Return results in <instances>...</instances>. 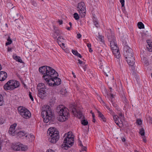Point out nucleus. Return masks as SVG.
<instances>
[{
    "label": "nucleus",
    "mask_w": 152,
    "mask_h": 152,
    "mask_svg": "<svg viewBox=\"0 0 152 152\" xmlns=\"http://www.w3.org/2000/svg\"><path fill=\"white\" fill-rule=\"evenodd\" d=\"M39 72L43 75L42 78L45 80L47 85L49 86H55L61 84V79L57 77V72L52 68L46 66L40 67Z\"/></svg>",
    "instance_id": "nucleus-1"
},
{
    "label": "nucleus",
    "mask_w": 152,
    "mask_h": 152,
    "mask_svg": "<svg viewBox=\"0 0 152 152\" xmlns=\"http://www.w3.org/2000/svg\"><path fill=\"white\" fill-rule=\"evenodd\" d=\"M41 115L44 122L48 123L52 120L54 117V113L52 112L50 107L49 105H43L42 107Z\"/></svg>",
    "instance_id": "nucleus-2"
},
{
    "label": "nucleus",
    "mask_w": 152,
    "mask_h": 152,
    "mask_svg": "<svg viewBox=\"0 0 152 152\" xmlns=\"http://www.w3.org/2000/svg\"><path fill=\"white\" fill-rule=\"evenodd\" d=\"M124 52L128 64L131 66H133L135 63V59L133 50L128 46L126 45L124 48Z\"/></svg>",
    "instance_id": "nucleus-3"
},
{
    "label": "nucleus",
    "mask_w": 152,
    "mask_h": 152,
    "mask_svg": "<svg viewBox=\"0 0 152 152\" xmlns=\"http://www.w3.org/2000/svg\"><path fill=\"white\" fill-rule=\"evenodd\" d=\"M106 35L109 41L110 42V47L112 50H113L118 48L116 43L115 34L111 29L108 30Z\"/></svg>",
    "instance_id": "nucleus-4"
},
{
    "label": "nucleus",
    "mask_w": 152,
    "mask_h": 152,
    "mask_svg": "<svg viewBox=\"0 0 152 152\" xmlns=\"http://www.w3.org/2000/svg\"><path fill=\"white\" fill-rule=\"evenodd\" d=\"M48 133L50 137L49 141L51 143H55L58 140L59 138V132L53 128H50L48 130Z\"/></svg>",
    "instance_id": "nucleus-5"
},
{
    "label": "nucleus",
    "mask_w": 152,
    "mask_h": 152,
    "mask_svg": "<svg viewBox=\"0 0 152 152\" xmlns=\"http://www.w3.org/2000/svg\"><path fill=\"white\" fill-rule=\"evenodd\" d=\"M72 132H68L67 136L64 139L63 144L65 149H67L69 147H70L73 144L74 139L72 137Z\"/></svg>",
    "instance_id": "nucleus-6"
},
{
    "label": "nucleus",
    "mask_w": 152,
    "mask_h": 152,
    "mask_svg": "<svg viewBox=\"0 0 152 152\" xmlns=\"http://www.w3.org/2000/svg\"><path fill=\"white\" fill-rule=\"evenodd\" d=\"M58 120L61 122H64L68 119L69 115V109L64 107L60 109L59 113Z\"/></svg>",
    "instance_id": "nucleus-7"
},
{
    "label": "nucleus",
    "mask_w": 152,
    "mask_h": 152,
    "mask_svg": "<svg viewBox=\"0 0 152 152\" xmlns=\"http://www.w3.org/2000/svg\"><path fill=\"white\" fill-rule=\"evenodd\" d=\"M20 85V83L18 81L14 80H9L4 85V88L6 90H12L18 88Z\"/></svg>",
    "instance_id": "nucleus-8"
},
{
    "label": "nucleus",
    "mask_w": 152,
    "mask_h": 152,
    "mask_svg": "<svg viewBox=\"0 0 152 152\" xmlns=\"http://www.w3.org/2000/svg\"><path fill=\"white\" fill-rule=\"evenodd\" d=\"M71 106L70 107V110L72 113L74 115H76L79 118H83V117H84V116H83L82 112L76 109L75 105H71Z\"/></svg>",
    "instance_id": "nucleus-9"
},
{
    "label": "nucleus",
    "mask_w": 152,
    "mask_h": 152,
    "mask_svg": "<svg viewBox=\"0 0 152 152\" xmlns=\"http://www.w3.org/2000/svg\"><path fill=\"white\" fill-rule=\"evenodd\" d=\"M77 10L79 11L80 13H86V7L84 3L83 2H81L78 4L77 6Z\"/></svg>",
    "instance_id": "nucleus-10"
},
{
    "label": "nucleus",
    "mask_w": 152,
    "mask_h": 152,
    "mask_svg": "<svg viewBox=\"0 0 152 152\" xmlns=\"http://www.w3.org/2000/svg\"><path fill=\"white\" fill-rule=\"evenodd\" d=\"M45 89H44L38 90V96L42 99H44L47 95L46 90Z\"/></svg>",
    "instance_id": "nucleus-11"
},
{
    "label": "nucleus",
    "mask_w": 152,
    "mask_h": 152,
    "mask_svg": "<svg viewBox=\"0 0 152 152\" xmlns=\"http://www.w3.org/2000/svg\"><path fill=\"white\" fill-rule=\"evenodd\" d=\"M57 41L58 44L61 47H64V43L65 39L62 37H59L57 39Z\"/></svg>",
    "instance_id": "nucleus-12"
},
{
    "label": "nucleus",
    "mask_w": 152,
    "mask_h": 152,
    "mask_svg": "<svg viewBox=\"0 0 152 152\" xmlns=\"http://www.w3.org/2000/svg\"><path fill=\"white\" fill-rule=\"evenodd\" d=\"M53 31L54 33L53 34V37L54 39H56L57 37V36L60 35L62 34V32L61 31H60L56 27H54V30Z\"/></svg>",
    "instance_id": "nucleus-13"
},
{
    "label": "nucleus",
    "mask_w": 152,
    "mask_h": 152,
    "mask_svg": "<svg viewBox=\"0 0 152 152\" xmlns=\"http://www.w3.org/2000/svg\"><path fill=\"white\" fill-rule=\"evenodd\" d=\"M7 73L5 72L1 71L0 72V80L3 81L7 77Z\"/></svg>",
    "instance_id": "nucleus-14"
},
{
    "label": "nucleus",
    "mask_w": 152,
    "mask_h": 152,
    "mask_svg": "<svg viewBox=\"0 0 152 152\" xmlns=\"http://www.w3.org/2000/svg\"><path fill=\"white\" fill-rule=\"evenodd\" d=\"M22 116L24 118H28L31 116V114L29 111L28 110H26V111L22 114Z\"/></svg>",
    "instance_id": "nucleus-15"
},
{
    "label": "nucleus",
    "mask_w": 152,
    "mask_h": 152,
    "mask_svg": "<svg viewBox=\"0 0 152 152\" xmlns=\"http://www.w3.org/2000/svg\"><path fill=\"white\" fill-rule=\"evenodd\" d=\"M112 52L115 57L117 58H119L120 57V53L119 52V48L112 50Z\"/></svg>",
    "instance_id": "nucleus-16"
},
{
    "label": "nucleus",
    "mask_w": 152,
    "mask_h": 152,
    "mask_svg": "<svg viewBox=\"0 0 152 152\" xmlns=\"http://www.w3.org/2000/svg\"><path fill=\"white\" fill-rule=\"evenodd\" d=\"M148 45L147 48L148 50L150 52H152V42L150 40H147Z\"/></svg>",
    "instance_id": "nucleus-17"
},
{
    "label": "nucleus",
    "mask_w": 152,
    "mask_h": 152,
    "mask_svg": "<svg viewBox=\"0 0 152 152\" xmlns=\"http://www.w3.org/2000/svg\"><path fill=\"white\" fill-rule=\"evenodd\" d=\"M37 88L38 90L44 89H48L46 88V87L45 84L42 83H39L38 84Z\"/></svg>",
    "instance_id": "nucleus-18"
},
{
    "label": "nucleus",
    "mask_w": 152,
    "mask_h": 152,
    "mask_svg": "<svg viewBox=\"0 0 152 152\" xmlns=\"http://www.w3.org/2000/svg\"><path fill=\"white\" fill-rule=\"evenodd\" d=\"M20 144L18 143L13 144L12 146V148L15 151H18L20 150Z\"/></svg>",
    "instance_id": "nucleus-19"
},
{
    "label": "nucleus",
    "mask_w": 152,
    "mask_h": 152,
    "mask_svg": "<svg viewBox=\"0 0 152 152\" xmlns=\"http://www.w3.org/2000/svg\"><path fill=\"white\" fill-rule=\"evenodd\" d=\"M17 134L19 137H21L24 136H25L26 137H28L27 133L26 132L23 131H17Z\"/></svg>",
    "instance_id": "nucleus-20"
},
{
    "label": "nucleus",
    "mask_w": 152,
    "mask_h": 152,
    "mask_svg": "<svg viewBox=\"0 0 152 152\" xmlns=\"http://www.w3.org/2000/svg\"><path fill=\"white\" fill-rule=\"evenodd\" d=\"M18 109L19 113L21 115L22 114H23L26 111V110H27V109L21 106L19 107Z\"/></svg>",
    "instance_id": "nucleus-21"
},
{
    "label": "nucleus",
    "mask_w": 152,
    "mask_h": 152,
    "mask_svg": "<svg viewBox=\"0 0 152 152\" xmlns=\"http://www.w3.org/2000/svg\"><path fill=\"white\" fill-rule=\"evenodd\" d=\"M17 130H15V129H12L11 128H10L9 132V134L12 136H14L15 135V134H17Z\"/></svg>",
    "instance_id": "nucleus-22"
},
{
    "label": "nucleus",
    "mask_w": 152,
    "mask_h": 152,
    "mask_svg": "<svg viewBox=\"0 0 152 152\" xmlns=\"http://www.w3.org/2000/svg\"><path fill=\"white\" fill-rule=\"evenodd\" d=\"M97 111L98 114V116L101 118L104 122H106V119L101 112L99 111L98 110H97Z\"/></svg>",
    "instance_id": "nucleus-23"
},
{
    "label": "nucleus",
    "mask_w": 152,
    "mask_h": 152,
    "mask_svg": "<svg viewBox=\"0 0 152 152\" xmlns=\"http://www.w3.org/2000/svg\"><path fill=\"white\" fill-rule=\"evenodd\" d=\"M110 69L109 67H105L103 70V72L107 77L108 75L110 74Z\"/></svg>",
    "instance_id": "nucleus-24"
},
{
    "label": "nucleus",
    "mask_w": 152,
    "mask_h": 152,
    "mask_svg": "<svg viewBox=\"0 0 152 152\" xmlns=\"http://www.w3.org/2000/svg\"><path fill=\"white\" fill-rule=\"evenodd\" d=\"M13 57L14 59L16 61H18L20 63H22L23 62V61L20 58V57L18 56H15V55H13Z\"/></svg>",
    "instance_id": "nucleus-25"
},
{
    "label": "nucleus",
    "mask_w": 152,
    "mask_h": 152,
    "mask_svg": "<svg viewBox=\"0 0 152 152\" xmlns=\"http://www.w3.org/2000/svg\"><path fill=\"white\" fill-rule=\"evenodd\" d=\"M141 60L142 62H144L146 66L148 64V61L146 57L143 56L141 58Z\"/></svg>",
    "instance_id": "nucleus-26"
},
{
    "label": "nucleus",
    "mask_w": 152,
    "mask_h": 152,
    "mask_svg": "<svg viewBox=\"0 0 152 152\" xmlns=\"http://www.w3.org/2000/svg\"><path fill=\"white\" fill-rule=\"evenodd\" d=\"M104 91L105 92V94H106L107 97L110 98V99H112L113 98H114V96L113 95V94H109L108 92L107 91V90L105 88L104 89Z\"/></svg>",
    "instance_id": "nucleus-27"
},
{
    "label": "nucleus",
    "mask_w": 152,
    "mask_h": 152,
    "mask_svg": "<svg viewBox=\"0 0 152 152\" xmlns=\"http://www.w3.org/2000/svg\"><path fill=\"white\" fill-rule=\"evenodd\" d=\"M72 52L76 56L79 57L80 58L82 57L81 55L78 52L77 50H72Z\"/></svg>",
    "instance_id": "nucleus-28"
},
{
    "label": "nucleus",
    "mask_w": 152,
    "mask_h": 152,
    "mask_svg": "<svg viewBox=\"0 0 152 152\" xmlns=\"http://www.w3.org/2000/svg\"><path fill=\"white\" fill-rule=\"evenodd\" d=\"M113 119L115 123L117 125H119V121L118 119L117 118V117L118 118V117L117 115H113Z\"/></svg>",
    "instance_id": "nucleus-29"
},
{
    "label": "nucleus",
    "mask_w": 152,
    "mask_h": 152,
    "mask_svg": "<svg viewBox=\"0 0 152 152\" xmlns=\"http://www.w3.org/2000/svg\"><path fill=\"white\" fill-rule=\"evenodd\" d=\"M137 26L139 28L142 29L144 28V26L143 24L141 22H138L137 23Z\"/></svg>",
    "instance_id": "nucleus-30"
},
{
    "label": "nucleus",
    "mask_w": 152,
    "mask_h": 152,
    "mask_svg": "<svg viewBox=\"0 0 152 152\" xmlns=\"http://www.w3.org/2000/svg\"><path fill=\"white\" fill-rule=\"evenodd\" d=\"M139 134L141 135L142 136H143L145 135V131L143 128H142L140 129Z\"/></svg>",
    "instance_id": "nucleus-31"
},
{
    "label": "nucleus",
    "mask_w": 152,
    "mask_h": 152,
    "mask_svg": "<svg viewBox=\"0 0 152 152\" xmlns=\"http://www.w3.org/2000/svg\"><path fill=\"white\" fill-rule=\"evenodd\" d=\"M20 150L22 151H25L27 149V147L26 146L22 144H20Z\"/></svg>",
    "instance_id": "nucleus-32"
},
{
    "label": "nucleus",
    "mask_w": 152,
    "mask_h": 152,
    "mask_svg": "<svg viewBox=\"0 0 152 152\" xmlns=\"http://www.w3.org/2000/svg\"><path fill=\"white\" fill-rule=\"evenodd\" d=\"M7 41H8V42H7L5 44L6 46H7L10 44L12 42V41L10 37H9L7 39Z\"/></svg>",
    "instance_id": "nucleus-33"
},
{
    "label": "nucleus",
    "mask_w": 152,
    "mask_h": 152,
    "mask_svg": "<svg viewBox=\"0 0 152 152\" xmlns=\"http://www.w3.org/2000/svg\"><path fill=\"white\" fill-rule=\"evenodd\" d=\"M99 35L98 37V38L100 40L101 42L103 43H104V37L103 36H102V35L99 34Z\"/></svg>",
    "instance_id": "nucleus-34"
},
{
    "label": "nucleus",
    "mask_w": 152,
    "mask_h": 152,
    "mask_svg": "<svg viewBox=\"0 0 152 152\" xmlns=\"http://www.w3.org/2000/svg\"><path fill=\"white\" fill-rule=\"evenodd\" d=\"M81 123L83 125L86 126L88 124V122L86 120L84 119L81 121Z\"/></svg>",
    "instance_id": "nucleus-35"
},
{
    "label": "nucleus",
    "mask_w": 152,
    "mask_h": 152,
    "mask_svg": "<svg viewBox=\"0 0 152 152\" xmlns=\"http://www.w3.org/2000/svg\"><path fill=\"white\" fill-rule=\"evenodd\" d=\"M74 18L76 20H78L79 18V17L78 14L77 13H74L73 15Z\"/></svg>",
    "instance_id": "nucleus-36"
},
{
    "label": "nucleus",
    "mask_w": 152,
    "mask_h": 152,
    "mask_svg": "<svg viewBox=\"0 0 152 152\" xmlns=\"http://www.w3.org/2000/svg\"><path fill=\"white\" fill-rule=\"evenodd\" d=\"M60 92L61 94L62 95H65V94L67 93V91H66V89H62L60 91Z\"/></svg>",
    "instance_id": "nucleus-37"
},
{
    "label": "nucleus",
    "mask_w": 152,
    "mask_h": 152,
    "mask_svg": "<svg viewBox=\"0 0 152 152\" xmlns=\"http://www.w3.org/2000/svg\"><path fill=\"white\" fill-rule=\"evenodd\" d=\"M122 99L124 104H126L129 103V101L126 99V97H123Z\"/></svg>",
    "instance_id": "nucleus-38"
},
{
    "label": "nucleus",
    "mask_w": 152,
    "mask_h": 152,
    "mask_svg": "<svg viewBox=\"0 0 152 152\" xmlns=\"http://www.w3.org/2000/svg\"><path fill=\"white\" fill-rule=\"evenodd\" d=\"M118 114L121 119L123 120L124 119V114H123L122 113L120 112Z\"/></svg>",
    "instance_id": "nucleus-39"
},
{
    "label": "nucleus",
    "mask_w": 152,
    "mask_h": 152,
    "mask_svg": "<svg viewBox=\"0 0 152 152\" xmlns=\"http://www.w3.org/2000/svg\"><path fill=\"white\" fill-rule=\"evenodd\" d=\"M94 20V23L95 26L97 28H98L99 27V26L98 24V22L97 21L93 19Z\"/></svg>",
    "instance_id": "nucleus-40"
},
{
    "label": "nucleus",
    "mask_w": 152,
    "mask_h": 152,
    "mask_svg": "<svg viewBox=\"0 0 152 152\" xmlns=\"http://www.w3.org/2000/svg\"><path fill=\"white\" fill-rule=\"evenodd\" d=\"M105 107L108 110L110 111V113L111 114H113V110L111 109L110 107L107 106V105H105Z\"/></svg>",
    "instance_id": "nucleus-41"
},
{
    "label": "nucleus",
    "mask_w": 152,
    "mask_h": 152,
    "mask_svg": "<svg viewBox=\"0 0 152 152\" xmlns=\"http://www.w3.org/2000/svg\"><path fill=\"white\" fill-rule=\"evenodd\" d=\"M31 3L35 7H36L37 6V4L36 1L34 0H32L31 1Z\"/></svg>",
    "instance_id": "nucleus-42"
},
{
    "label": "nucleus",
    "mask_w": 152,
    "mask_h": 152,
    "mask_svg": "<svg viewBox=\"0 0 152 152\" xmlns=\"http://www.w3.org/2000/svg\"><path fill=\"white\" fill-rule=\"evenodd\" d=\"M136 123L140 125L142 124V121L141 119H138L137 120Z\"/></svg>",
    "instance_id": "nucleus-43"
},
{
    "label": "nucleus",
    "mask_w": 152,
    "mask_h": 152,
    "mask_svg": "<svg viewBox=\"0 0 152 152\" xmlns=\"http://www.w3.org/2000/svg\"><path fill=\"white\" fill-rule=\"evenodd\" d=\"M17 126V124L16 123H14L12 125L10 128H11L12 129H15V127Z\"/></svg>",
    "instance_id": "nucleus-44"
},
{
    "label": "nucleus",
    "mask_w": 152,
    "mask_h": 152,
    "mask_svg": "<svg viewBox=\"0 0 152 152\" xmlns=\"http://www.w3.org/2000/svg\"><path fill=\"white\" fill-rule=\"evenodd\" d=\"M49 102L50 103L49 104H54L55 103V101L53 99H51Z\"/></svg>",
    "instance_id": "nucleus-45"
},
{
    "label": "nucleus",
    "mask_w": 152,
    "mask_h": 152,
    "mask_svg": "<svg viewBox=\"0 0 152 152\" xmlns=\"http://www.w3.org/2000/svg\"><path fill=\"white\" fill-rule=\"evenodd\" d=\"M29 96L30 98L31 99V100L32 101H33V100H34L33 98L31 95V93L30 92H29Z\"/></svg>",
    "instance_id": "nucleus-46"
},
{
    "label": "nucleus",
    "mask_w": 152,
    "mask_h": 152,
    "mask_svg": "<svg viewBox=\"0 0 152 152\" xmlns=\"http://www.w3.org/2000/svg\"><path fill=\"white\" fill-rule=\"evenodd\" d=\"M120 2H121L122 7H124V0H120Z\"/></svg>",
    "instance_id": "nucleus-47"
},
{
    "label": "nucleus",
    "mask_w": 152,
    "mask_h": 152,
    "mask_svg": "<svg viewBox=\"0 0 152 152\" xmlns=\"http://www.w3.org/2000/svg\"><path fill=\"white\" fill-rule=\"evenodd\" d=\"M4 122V120L2 118H0V124H3Z\"/></svg>",
    "instance_id": "nucleus-48"
},
{
    "label": "nucleus",
    "mask_w": 152,
    "mask_h": 152,
    "mask_svg": "<svg viewBox=\"0 0 152 152\" xmlns=\"http://www.w3.org/2000/svg\"><path fill=\"white\" fill-rule=\"evenodd\" d=\"M142 138L143 139V140L145 142H146V139L145 136H142Z\"/></svg>",
    "instance_id": "nucleus-49"
},
{
    "label": "nucleus",
    "mask_w": 152,
    "mask_h": 152,
    "mask_svg": "<svg viewBox=\"0 0 152 152\" xmlns=\"http://www.w3.org/2000/svg\"><path fill=\"white\" fill-rule=\"evenodd\" d=\"M87 148L85 146H83L82 147V151H86V150Z\"/></svg>",
    "instance_id": "nucleus-50"
},
{
    "label": "nucleus",
    "mask_w": 152,
    "mask_h": 152,
    "mask_svg": "<svg viewBox=\"0 0 152 152\" xmlns=\"http://www.w3.org/2000/svg\"><path fill=\"white\" fill-rule=\"evenodd\" d=\"M81 35L80 34H77V38L80 39L81 37Z\"/></svg>",
    "instance_id": "nucleus-51"
},
{
    "label": "nucleus",
    "mask_w": 152,
    "mask_h": 152,
    "mask_svg": "<svg viewBox=\"0 0 152 152\" xmlns=\"http://www.w3.org/2000/svg\"><path fill=\"white\" fill-rule=\"evenodd\" d=\"M78 63L80 64H82L83 63V62L81 60H80V59H78Z\"/></svg>",
    "instance_id": "nucleus-52"
},
{
    "label": "nucleus",
    "mask_w": 152,
    "mask_h": 152,
    "mask_svg": "<svg viewBox=\"0 0 152 152\" xmlns=\"http://www.w3.org/2000/svg\"><path fill=\"white\" fill-rule=\"evenodd\" d=\"M58 22L60 25H61L63 23V21L61 20H58Z\"/></svg>",
    "instance_id": "nucleus-53"
},
{
    "label": "nucleus",
    "mask_w": 152,
    "mask_h": 152,
    "mask_svg": "<svg viewBox=\"0 0 152 152\" xmlns=\"http://www.w3.org/2000/svg\"><path fill=\"white\" fill-rule=\"evenodd\" d=\"M87 46L88 48H90L91 47V45L90 43H88L87 45Z\"/></svg>",
    "instance_id": "nucleus-54"
},
{
    "label": "nucleus",
    "mask_w": 152,
    "mask_h": 152,
    "mask_svg": "<svg viewBox=\"0 0 152 152\" xmlns=\"http://www.w3.org/2000/svg\"><path fill=\"white\" fill-rule=\"evenodd\" d=\"M47 152H55L54 151L51 149H49L47 151Z\"/></svg>",
    "instance_id": "nucleus-55"
},
{
    "label": "nucleus",
    "mask_w": 152,
    "mask_h": 152,
    "mask_svg": "<svg viewBox=\"0 0 152 152\" xmlns=\"http://www.w3.org/2000/svg\"><path fill=\"white\" fill-rule=\"evenodd\" d=\"M121 140L123 142H124L126 141L125 139L124 138V137L121 138Z\"/></svg>",
    "instance_id": "nucleus-56"
},
{
    "label": "nucleus",
    "mask_w": 152,
    "mask_h": 152,
    "mask_svg": "<svg viewBox=\"0 0 152 152\" xmlns=\"http://www.w3.org/2000/svg\"><path fill=\"white\" fill-rule=\"evenodd\" d=\"M86 65H85L84 66H83V69L85 71L86 70Z\"/></svg>",
    "instance_id": "nucleus-57"
},
{
    "label": "nucleus",
    "mask_w": 152,
    "mask_h": 152,
    "mask_svg": "<svg viewBox=\"0 0 152 152\" xmlns=\"http://www.w3.org/2000/svg\"><path fill=\"white\" fill-rule=\"evenodd\" d=\"M30 135L31 138L32 139L34 138V137L33 135L31 134H30Z\"/></svg>",
    "instance_id": "nucleus-58"
},
{
    "label": "nucleus",
    "mask_w": 152,
    "mask_h": 152,
    "mask_svg": "<svg viewBox=\"0 0 152 152\" xmlns=\"http://www.w3.org/2000/svg\"><path fill=\"white\" fill-rule=\"evenodd\" d=\"M71 27H66V28L68 30H71Z\"/></svg>",
    "instance_id": "nucleus-59"
},
{
    "label": "nucleus",
    "mask_w": 152,
    "mask_h": 152,
    "mask_svg": "<svg viewBox=\"0 0 152 152\" xmlns=\"http://www.w3.org/2000/svg\"><path fill=\"white\" fill-rule=\"evenodd\" d=\"M92 115L93 118H95V115H94V113H92Z\"/></svg>",
    "instance_id": "nucleus-60"
},
{
    "label": "nucleus",
    "mask_w": 152,
    "mask_h": 152,
    "mask_svg": "<svg viewBox=\"0 0 152 152\" xmlns=\"http://www.w3.org/2000/svg\"><path fill=\"white\" fill-rule=\"evenodd\" d=\"M89 51L90 52H92V51H93V50H92L91 49V47L90 48H89Z\"/></svg>",
    "instance_id": "nucleus-61"
},
{
    "label": "nucleus",
    "mask_w": 152,
    "mask_h": 152,
    "mask_svg": "<svg viewBox=\"0 0 152 152\" xmlns=\"http://www.w3.org/2000/svg\"><path fill=\"white\" fill-rule=\"evenodd\" d=\"M12 49L11 48H8V51H11Z\"/></svg>",
    "instance_id": "nucleus-62"
},
{
    "label": "nucleus",
    "mask_w": 152,
    "mask_h": 152,
    "mask_svg": "<svg viewBox=\"0 0 152 152\" xmlns=\"http://www.w3.org/2000/svg\"><path fill=\"white\" fill-rule=\"evenodd\" d=\"M109 89H110V91L111 92H112V88L111 87H110Z\"/></svg>",
    "instance_id": "nucleus-63"
},
{
    "label": "nucleus",
    "mask_w": 152,
    "mask_h": 152,
    "mask_svg": "<svg viewBox=\"0 0 152 152\" xmlns=\"http://www.w3.org/2000/svg\"><path fill=\"white\" fill-rule=\"evenodd\" d=\"M92 121L94 123H95V122L96 120L95 118H93Z\"/></svg>",
    "instance_id": "nucleus-64"
}]
</instances>
